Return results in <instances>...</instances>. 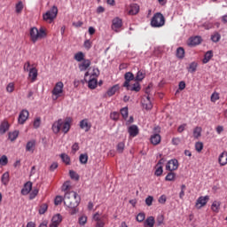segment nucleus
I'll return each instance as SVG.
<instances>
[{
	"mask_svg": "<svg viewBox=\"0 0 227 227\" xmlns=\"http://www.w3.org/2000/svg\"><path fill=\"white\" fill-rule=\"evenodd\" d=\"M81 203V197L75 192H67L64 196V205L67 208H74L79 207Z\"/></svg>",
	"mask_w": 227,
	"mask_h": 227,
	"instance_id": "nucleus-1",
	"label": "nucleus"
},
{
	"mask_svg": "<svg viewBox=\"0 0 227 227\" xmlns=\"http://www.w3.org/2000/svg\"><path fill=\"white\" fill-rule=\"evenodd\" d=\"M30 40L33 43H36L38 40H43L47 38V28L41 27L39 29L36 27H33L29 31Z\"/></svg>",
	"mask_w": 227,
	"mask_h": 227,
	"instance_id": "nucleus-2",
	"label": "nucleus"
},
{
	"mask_svg": "<svg viewBox=\"0 0 227 227\" xmlns=\"http://www.w3.org/2000/svg\"><path fill=\"white\" fill-rule=\"evenodd\" d=\"M51 129L54 134H59L60 130H62L64 134H67L70 130V120L63 121V120L59 119L52 124Z\"/></svg>",
	"mask_w": 227,
	"mask_h": 227,
	"instance_id": "nucleus-3",
	"label": "nucleus"
},
{
	"mask_svg": "<svg viewBox=\"0 0 227 227\" xmlns=\"http://www.w3.org/2000/svg\"><path fill=\"white\" fill-rule=\"evenodd\" d=\"M58 17V7L53 5L46 13L43 14V20L48 24H52L54 20Z\"/></svg>",
	"mask_w": 227,
	"mask_h": 227,
	"instance_id": "nucleus-4",
	"label": "nucleus"
},
{
	"mask_svg": "<svg viewBox=\"0 0 227 227\" xmlns=\"http://www.w3.org/2000/svg\"><path fill=\"white\" fill-rule=\"evenodd\" d=\"M164 24H166V19L160 12L155 13L151 20L152 27H162Z\"/></svg>",
	"mask_w": 227,
	"mask_h": 227,
	"instance_id": "nucleus-5",
	"label": "nucleus"
},
{
	"mask_svg": "<svg viewBox=\"0 0 227 227\" xmlns=\"http://www.w3.org/2000/svg\"><path fill=\"white\" fill-rule=\"evenodd\" d=\"M93 221L96 223L95 227H106V223L107 221L106 215H102L98 212L93 215Z\"/></svg>",
	"mask_w": 227,
	"mask_h": 227,
	"instance_id": "nucleus-6",
	"label": "nucleus"
},
{
	"mask_svg": "<svg viewBox=\"0 0 227 227\" xmlns=\"http://www.w3.org/2000/svg\"><path fill=\"white\" fill-rule=\"evenodd\" d=\"M63 88H65V85L63 84V82H58L55 84V87L53 88L51 93L53 95L52 99L57 100L61 97V93H63Z\"/></svg>",
	"mask_w": 227,
	"mask_h": 227,
	"instance_id": "nucleus-7",
	"label": "nucleus"
},
{
	"mask_svg": "<svg viewBox=\"0 0 227 227\" xmlns=\"http://www.w3.org/2000/svg\"><path fill=\"white\" fill-rule=\"evenodd\" d=\"M178 166H179L178 160L172 159L168 161V163L166 165V170L167 171H176V169H178Z\"/></svg>",
	"mask_w": 227,
	"mask_h": 227,
	"instance_id": "nucleus-8",
	"label": "nucleus"
},
{
	"mask_svg": "<svg viewBox=\"0 0 227 227\" xmlns=\"http://www.w3.org/2000/svg\"><path fill=\"white\" fill-rule=\"evenodd\" d=\"M208 200H210V197H208V195L204 196V197L203 196L199 197L196 201L195 207L197 208H203V207H205V205H207V203H208Z\"/></svg>",
	"mask_w": 227,
	"mask_h": 227,
	"instance_id": "nucleus-9",
	"label": "nucleus"
},
{
	"mask_svg": "<svg viewBox=\"0 0 227 227\" xmlns=\"http://www.w3.org/2000/svg\"><path fill=\"white\" fill-rule=\"evenodd\" d=\"M28 118H29V112L27 110H22L20 113L18 121L20 125H24V123H26Z\"/></svg>",
	"mask_w": 227,
	"mask_h": 227,
	"instance_id": "nucleus-10",
	"label": "nucleus"
},
{
	"mask_svg": "<svg viewBox=\"0 0 227 227\" xmlns=\"http://www.w3.org/2000/svg\"><path fill=\"white\" fill-rule=\"evenodd\" d=\"M62 221L63 216L60 214H57L51 218V223L50 224V227H58L59 224H61Z\"/></svg>",
	"mask_w": 227,
	"mask_h": 227,
	"instance_id": "nucleus-11",
	"label": "nucleus"
},
{
	"mask_svg": "<svg viewBox=\"0 0 227 227\" xmlns=\"http://www.w3.org/2000/svg\"><path fill=\"white\" fill-rule=\"evenodd\" d=\"M125 82L123 83L124 88H129L130 81H136V76L131 72H127L124 74Z\"/></svg>",
	"mask_w": 227,
	"mask_h": 227,
	"instance_id": "nucleus-12",
	"label": "nucleus"
},
{
	"mask_svg": "<svg viewBox=\"0 0 227 227\" xmlns=\"http://www.w3.org/2000/svg\"><path fill=\"white\" fill-rule=\"evenodd\" d=\"M121 26H123L121 19L114 18L113 20L112 29L114 31H115V33H119L120 32L118 29H120V27H121Z\"/></svg>",
	"mask_w": 227,
	"mask_h": 227,
	"instance_id": "nucleus-13",
	"label": "nucleus"
},
{
	"mask_svg": "<svg viewBox=\"0 0 227 227\" xmlns=\"http://www.w3.org/2000/svg\"><path fill=\"white\" fill-rule=\"evenodd\" d=\"M89 67H91V60L90 59L82 60V63L78 65L80 72H86Z\"/></svg>",
	"mask_w": 227,
	"mask_h": 227,
	"instance_id": "nucleus-14",
	"label": "nucleus"
},
{
	"mask_svg": "<svg viewBox=\"0 0 227 227\" xmlns=\"http://www.w3.org/2000/svg\"><path fill=\"white\" fill-rule=\"evenodd\" d=\"M201 43V36H194L191 37L188 42L189 47H196V45H200Z\"/></svg>",
	"mask_w": 227,
	"mask_h": 227,
	"instance_id": "nucleus-15",
	"label": "nucleus"
},
{
	"mask_svg": "<svg viewBox=\"0 0 227 227\" xmlns=\"http://www.w3.org/2000/svg\"><path fill=\"white\" fill-rule=\"evenodd\" d=\"M130 137H136L139 134V128L137 125H131L128 128Z\"/></svg>",
	"mask_w": 227,
	"mask_h": 227,
	"instance_id": "nucleus-16",
	"label": "nucleus"
},
{
	"mask_svg": "<svg viewBox=\"0 0 227 227\" xmlns=\"http://www.w3.org/2000/svg\"><path fill=\"white\" fill-rule=\"evenodd\" d=\"M80 129H82L85 132H90L91 123L88 121V119H83L80 121Z\"/></svg>",
	"mask_w": 227,
	"mask_h": 227,
	"instance_id": "nucleus-17",
	"label": "nucleus"
},
{
	"mask_svg": "<svg viewBox=\"0 0 227 227\" xmlns=\"http://www.w3.org/2000/svg\"><path fill=\"white\" fill-rule=\"evenodd\" d=\"M160 139H161L160 135L159 133H154L151 136L150 142L154 146H157V145L160 144Z\"/></svg>",
	"mask_w": 227,
	"mask_h": 227,
	"instance_id": "nucleus-18",
	"label": "nucleus"
},
{
	"mask_svg": "<svg viewBox=\"0 0 227 227\" xmlns=\"http://www.w3.org/2000/svg\"><path fill=\"white\" fill-rule=\"evenodd\" d=\"M33 189V183L31 182H27L24 184L23 189L21 190V194H23V196H27V194L29 192H31V190Z\"/></svg>",
	"mask_w": 227,
	"mask_h": 227,
	"instance_id": "nucleus-19",
	"label": "nucleus"
},
{
	"mask_svg": "<svg viewBox=\"0 0 227 227\" xmlns=\"http://www.w3.org/2000/svg\"><path fill=\"white\" fill-rule=\"evenodd\" d=\"M142 106L144 109H146V111H150V109L153 107L152 101L150 100V96L145 97V99L144 98L142 100Z\"/></svg>",
	"mask_w": 227,
	"mask_h": 227,
	"instance_id": "nucleus-20",
	"label": "nucleus"
},
{
	"mask_svg": "<svg viewBox=\"0 0 227 227\" xmlns=\"http://www.w3.org/2000/svg\"><path fill=\"white\" fill-rule=\"evenodd\" d=\"M28 76L31 79V82H35V81H36V77H38V69H36V67L30 68Z\"/></svg>",
	"mask_w": 227,
	"mask_h": 227,
	"instance_id": "nucleus-21",
	"label": "nucleus"
},
{
	"mask_svg": "<svg viewBox=\"0 0 227 227\" xmlns=\"http://www.w3.org/2000/svg\"><path fill=\"white\" fill-rule=\"evenodd\" d=\"M218 162L220 166H226L227 164V152L223 151L218 158Z\"/></svg>",
	"mask_w": 227,
	"mask_h": 227,
	"instance_id": "nucleus-22",
	"label": "nucleus"
},
{
	"mask_svg": "<svg viewBox=\"0 0 227 227\" xmlns=\"http://www.w3.org/2000/svg\"><path fill=\"white\" fill-rule=\"evenodd\" d=\"M10 129V123H8V121H2L0 125V134H6L8 130Z\"/></svg>",
	"mask_w": 227,
	"mask_h": 227,
	"instance_id": "nucleus-23",
	"label": "nucleus"
},
{
	"mask_svg": "<svg viewBox=\"0 0 227 227\" xmlns=\"http://www.w3.org/2000/svg\"><path fill=\"white\" fill-rule=\"evenodd\" d=\"M155 168H156V170L154 172L155 176H160L162 173H164V170L162 168V160H159Z\"/></svg>",
	"mask_w": 227,
	"mask_h": 227,
	"instance_id": "nucleus-24",
	"label": "nucleus"
},
{
	"mask_svg": "<svg viewBox=\"0 0 227 227\" xmlns=\"http://www.w3.org/2000/svg\"><path fill=\"white\" fill-rule=\"evenodd\" d=\"M145 227H153L155 226V218L153 216H149L145 219L144 223Z\"/></svg>",
	"mask_w": 227,
	"mask_h": 227,
	"instance_id": "nucleus-25",
	"label": "nucleus"
},
{
	"mask_svg": "<svg viewBox=\"0 0 227 227\" xmlns=\"http://www.w3.org/2000/svg\"><path fill=\"white\" fill-rule=\"evenodd\" d=\"M126 88L129 91H136L137 93L141 91V84L139 83V82H136L131 87L130 85H129V87Z\"/></svg>",
	"mask_w": 227,
	"mask_h": 227,
	"instance_id": "nucleus-26",
	"label": "nucleus"
},
{
	"mask_svg": "<svg viewBox=\"0 0 227 227\" xmlns=\"http://www.w3.org/2000/svg\"><path fill=\"white\" fill-rule=\"evenodd\" d=\"M35 145L36 143L35 142V140L28 141L26 145V151L31 152L33 153L35 152Z\"/></svg>",
	"mask_w": 227,
	"mask_h": 227,
	"instance_id": "nucleus-27",
	"label": "nucleus"
},
{
	"mask_svg": "<svg viewBox=\"0 0 227 227\" xmlns=\"http://www.w3.org/2000/svg\"><path fill=\"white\" fill-rule=\"evenodd\" d=\"M176 56L179 59H184V58H185V50L184 47H179L176 49Z\"/></svg>",
	"mask_w": 227,
	"mask_h": 227,
	"instance_id": "nucleus-28",
	"label": "nucleus"
},
{
	"mask_svg": "<svg viewBox=\"0 0 227 227\" xmlns=\"http://www.w3.org/2000/svg\"><path fill=\"white\" fill-rule=\"evenodd\" d=\"M85 55L82 51H78L74 54V59L77 61L78 63H82V61H84Z\"/></svg>",
	"mask_w": 227,
	"mask_h": 227,
	"instance_id": "nucleus-29",
	"label": "nucleus"
},
{
	"mask_svg": "<svg viewBox=\"0 0 227 227\" xmlns=\"http://www.w3.org/2000/svg\"><path fill=\"white\" fill-rule=\"evenodd\" d=\"M139 13V5L133 4L130 5L129 15H137Z\"/></svg>",
	"mask_w": 227,
	"mask_h": 227,
	"instance_id": "nucleus-30",
	"label": "nucleus"
},
{
	"mask_svg": "<svg viewBox=\"0 0 227 227\" xmlns=\"http://www.w3.org/2000/svg\"><path fill=\"white\" fill-rule=\"evenodd\" d=\"M98 84V81L97 80V78H90L88 82V87L90 88V90H95Z\"/></svg>",
	"mask_w": 227,
	"mask_h": 227,
	"instance_id": "nucleus-31",
	"label": "nucleus"
},
{
	"mask_svg": "<svg viewBox=\"0 0 227 227\" xmlns=\"http://www.w3.org/2000/svg\"><path fill=\"white\" fill-rule=\"evenodd\" d=\"M212 58H214V53L212 52V51H208L205 53L202 62L204 64H207L208 63V61H210V59H212Z\"/></svg>",
	"mask_w": 227,
	"mask_h": 227,
	"instance_id": "nucleus-32",
	"label": "nucleus"
},
{
	"mask_svg": "<svg viewBox=\"0 0 227 227\" xmlns=\"http://www.w3.org/2000/svg\"><path fill=\"white\" fill-rule=\"evenodd\" d=\"M145 77H146V74L145 73V71H138L135 77V81L141 82V81H143V79H145Z\"/></svg>",
	"mask_w": 227,
	"mask_h": 227,
	"instance_id": "nucleus-33",
	"label": "nucleus"
},
{
	"mask_svg": "<svg viewBox=\"0 0 227 227\" xmlns=\"http://www.w3.org/2000/svg\"><path fill=\"white\" fill-rule=\"evenodd\" d=\"M2 184L4 185H8L10 182V173L9 172H4L2 176Z\"/></svg>",
	"mask_w": 227,
	"mask_h": 227,
	"instance_id": "nucleus-34",
	"label": "nucleus"
},
{
	"mask_svg": "<svg viewBox=\"0 0 227 227\" xmlns=\"http://www.w3.org/2000/svg\"><path fill=\"white\" fill-rule=\"evenodd\" d=\"M175 178H176V174L173 171H170L165 177L166 182H175Z\"/></svg>",
	"mask_w": 227,
	"mask_h": 227,
	"instance_id": "nucleus-35",
	"label": "nucleus"
},
{
	"mask_svg": "<svg viewBox=\"0 0 227 227\" xmlns=\"http://www.w3.org/2000/svg\"><path fill=\"white\" fill-rule=\"evenodd\" d=\"M220 207L221 203L219 201H214L211 206V209L213 210V212H215L217 214V212H219Z\"/></svg>",
	"mask_w": 227,
	"mask_h": 227,
	"instance_id": "nucleus-36",
	"label": "nucleus"
},
{
	"mask_svg": "<svg viewBox=\"0 0 227 227\" xmlns=\"http://www.w3.org/2000/svg\"><path fill=\"white\" fill-rule=\"evenodd\" d=\"M60 159H62L63 162H65L67 164V166H70V156L66 154V153H62L60 154Z\"/></svg>",
	"mask_w": 227,
	"mask_h": 227,
	"instance_id": "nucleus-37",
	"label": "nucleus"
},
{
	"mask_svg": "<svg viewBox=\"0 0 227 227\" xmlns=\"http://www.w3.org/2000/svg\"><path fill=\"white\" fill-rule=\"evenodd\" d=\"M118 91V86L117 85H114L113 86L112 88H110L108 90H107V96L108 97H113V95H114L116 92Z\"/></svg>",
	"mask_w": 227,
	"mask_h": 227,
	"instance_id": "nucleus-38",
	"label": "nucleus"
},
{
	"mask_svg": "<svg viewBox=\"0 0 227 227\" xmlns=\"http://www.w3.org/2000/svg\"><path fill=\"white\" fill-rule=\"evenodd\" d=\"M121 114L124 120H127V118H129V107L125 106L121 108Z\"/></svg>",
	"mask_w": 227,
	"mask_h": 227,
	"instance_id": "nucleus-39",
	"label": "nucleus"
},
{
	"mask_svg": "<svg viewBox=\"0 0 227 227\" xmlns=\"http://www.w3.org/2000/svg\"><path fill=\"white\" fill-rule=\"evenodd\" d=\"M201 137V128L200 127H196L193 129V137H195V139H198V137Z\"/></svg>",
	"mask_w": 227,
	"mask_h": 227,
	"instance_id": "nucleus-40",
	"label": "nucleus"
},
{
	"mask_svg": "<svg viewBox=\"0 0 227 227\" xmlns=\"http://www.w3.org/2000/svg\"><path fill=\"white\" fill-rule=\"evenodd\" d=\"M198 68V63L197 62H192L188 67V72H191L192 74L196 72Z\"/></svg>",
	"mask_w": 227,
	"mask_h": 227,
	"instance_id": "nucleus-41",
	"label": "nucleus"
},
{
	"mask_svg": "<svg viewBox=\"0 0 227 227\" xmlns=\"http://www.w3.org/2000/svg\"><path fill=\"white\" fill-rule=\"evenodd\" d=\"M6 91L7 93H13V91H15V83H8V85L6 86Z\"/></svg>",
	"mask_w": 227,
	"mask_h": 227,
	"instance_id": "nucleus-42",
	"label": "nucleus"
},
{
	"mask_svg": "<svg viewBox=\"0 0 227 227\" xmlns=\"http://www.w3.org/2000/svg\"><path fill=\"white\" fill-rule=\"evenodd\" d=\"M157 226L164 224V215H159L156 218Z\"/></svg>",
	"mask_w": 227,
	"mask_h": 227,
	"instance_id": "nucleus-43",
	"label": "nucleus"
},
{
	"mask_svg": "<svg viewBox=\"0 0 227 227\" xmlns=\"http://www.w3.org/2000/svg\"><path fill=\"white\" fill-rule=\"evenodd\" d=\"M49 206L47 204H42L39 207V214L42 215L47 212Z\"/></svg>",
	"mask_w": 227,
	"mask_h": 227,
	"instance_id": "nucleus-44",
	"label": "nucleus"
},
{
	"mask_svg": "<svg viewBox=\"0 0 227 227\" xmlns=\"http://www.w3.org/2000/svg\"><path fill=\"white\" fill-rule=\"evenodd\" d=\"M111 120H114V121H118L120 120V113L118 112H113L110 114Z\"/></svg>",
	"mask_w": 227,
	"mask_h": 227,
	"instance_id": "nucleus-45",
	"label": "nucleus"
},
{
	"mask_svg": "<svg viewBox=\"0 0 227 227\" xmlns=\"http://www.w3.org/2000/svg\"><path fill=\"white\" fill-rule=\"evenodd\" d=\"M19 137V131H13L9 133V139L11 141H15Z\"/></svg>",
	"mask_w": 227,
	"mask_h": 227,
	"instance_id": "nucleus-46",
	"label": "nucleus"
},
{
	"mask_svg": "<svg viewBox=\"0 0 227 227\" xmlns=\"http://www.w3.org/2000/svg\"><path fill=\"white\" fill-rule=\"evenodd\" d=\"M211 40L215 43H217V42L221 40V35L219 33H215L213 35H211Z\"/></svg>",
	"mask_w": 227,
	"mask_h": 227,
	"instance_id": "nucleus-47",
	"label": "nucleus"
},
{
	"mask_svg": "<svg viewBox=\"0 0 227 227\" xmlns=\"http://www.w3.org/2000/svg\"><path fill=\"white\" fill-rule=\"evenodd\" d=\"M125 150V143L121 142L117 145V152L118 153H123V151Z\"/></svg>",
	"mask_w": 227,
	"mask_h": 227,
	"instance_id": "nucleus-48",
	"label": "nucleus"
},
{
	"mask_svg": "<svg viewBox=\"0 0 227 227\" xmlns=\"http://www.w3.org/2000/svg\"><path fill=\"white\" fill-rule=\"evenodd\" d=\"M79 159L81 164H88V154H81Z\"/></svg>",
	"mask_w": 227,
	"mask_h": 227,
	"instance_id": "nucleus-49",
	"label": "nucleus"
},
{
	"mask_svg": "<svg viewBox=\"0 0 227 227\" xmlns=\"http://www.w3.org/2000/svg\"><path fill=\"white\" fill-rule=\"evenodd\" d=\"M100 75V70L98 68H93L90 78L97 79Z\"/></svg>",
	"mask_w": 227,
	"mask_h": 227,
	"instance_id": "nucleus-50",
	"label": "nucleus"
},
{
	"mask_svg": "<svg viewBox=\"0 0 227 227\" xmlns=\"http://www.w3.org/2000/svg\"><path fill=\"white\" fill-rule=\"evenodd\" d=\"M8 164V157L6 155H3L0 158V166H6Z\"/></svg>",
	"mask_w": 227,
	"mask_h": 227,
	"instance_id": "nucleus-51",
	"label": "nucleus"
},
{
	"mask_svg": "<svg viewBox=\"0 0 227 227\" xmlns=\"http://www.w3.org/2000/svg\"><path fill=\"white\" fill-rule=\"evenodd\" d=\"M22 10H24V4H22V2H19L16 4V12L20 13L22 12Z\"/></svg>",
	"mask_w": 227,
	"mask_h": 227,
	"instance_id": "nucleus-52",
	"label": "nucleus"
},
{
	"mask_svg": "<svg viewBox=\"0 0 227 227\" xmlns=\"http://www.w3.org/2000/svg\"><path fill=\"white\" fill-rule=\"evenodd\" d=\"M146 215H145V213H139L137 215V221L138 223H143V221H145Z\"/></svg>",
	"mask_w": 227,
	"mask_h": 227,
	"instance_id": "nucleus-53",
	"label": "nucleus"
},
{
	"mask_svg": "<svg viewBox=\"0 0 227 227\" xmlns=\"http://www.w3.org/2000/svg\"><path fill=\"white\" fill-rule=\"evenodd\" d=\"M63 200L65 201V198L63 199V197L61 196H57L54 200V203L56 206L61 205V203H63Z\"/></svg>",
	"mask_w": 227,
	"mask_h": 227,
	"instance_id": "nucleus-54",
	"label": "nucleus"
},
{
	"mask_svg": "<svg viewBox=\"0 0 227 227\" xmlns=\"http://www.w3.org/2000/svg\"><path fill=\"white\" fill-rule=\"evenodd\" d=\"M72 186L70 185V182L67 181L66 183L63 184L62 185V191L67 192V191H70V188Z\"/></svg>",
	"mask_w": 227,
	"mask_h": 227,
	"instance_id": "nucleus-55",
	"label": "nucleus"
},
{
	"mask_svg": "<svg viewBox=\"0 0 227 227\" xmlns=\"http://www.w3.org/2000/svg\"><path fill=\"white\" fill-rule=\"evenodd\" d=\"M69 176L73 178V180H79V175L74 170L69 171Z\"/></svg>",
	"mask_w": 227,
	"mask_h": 227,
	"instance_id": "nucleus-56",
	"label": "nucleus"
},
{
	"mask_svg": "<svg viewBox=\"0 0 227 227\" xmlns=\"http://www.w3.org/2000/svg\"><path fill=\"white\" fill-rule=\"evenodd\" d=\"M86 223H88L87 216L83 215L79 218V224H81V226H84V224H86Z\"/></svg>",
	"mask_w": 227,
	"mask_h": 227,
	"instance_id": "nucleus-57",
	"label": "nucleus"
},
{
	"mask_svg": "<svg viewBox=\"0 0 227 227\" xmlns=\"http://www.w3.org/2000/svg\"><path fill=\"white\" fill-rule=\"evenodd\" d=\"M38 196V189H34L29 195V200H35Z\"/></svg>",
	"mask_w": 227,
	"mask_h": 227,
	"instance_id": "nucleus-58",
	"label": "nucleus"
},
{
	"mask_svg": "<svg viewBox=\"0 0 227 227\" xmlns=\"http://www.w3.org/2000/svg\"><path fill=\"white\" fill-rule=\"evenodd\" d=\"M152 203H153V196H148L145 199V205H147V207H152Z\"/></svg>",
	"mask_w": 227,
	"mask_h": 227,
	"instance_id": "nucleus-59",
	"label": "nucleus"
},
{
	"mask_svg": "<svg viewBox=\"0 0 227 227\" xmlns=\"http://www.w3.org/2000/svg\"><path fill=\"white\" fill-rule=\"evenodd\" d=\"M217 100H219V93L214 92L211 95V102H217Z\"/></svg>",
	"mask_w": 227,
	"mask_h": 227,
	"instance_id": "nucleus-60",
	"label": "nucleus"
},
{
	"mask_svg": "<svg viewBox=\"0 0 227 227\" xmlns=\"http://www.w3.org/2000/svg\"><path fill=\"white\" fill-rule=\"evenodd\" d=\"M195 150H197V152H201V150H203V143L197 142L195 144Z\"/></svg>",
	"mask_w": 227,
	"mask_h": 227,
	"instance_id": "nucleus-61",
	"label": "nucleus"
},
{
	"mask_svg": "<svg viewBox=\"0 0 227 227\" xmlns=\"http://www.w3.org/2000/svg\"><path fill=\"white\" fill-rule=\"evenodd\" d=\"M41 123H42V121H41L40 117L36 118L34 121V128L38 129L40 127Z\"/></svg>",
	"mask_w": 227,
	"mask_h": 227,
	"instance_id": "nucleus-62",
	"label": "nucleus"
},
{
	"mask_svg": "<svg viewBox=\"0 0 227 227\" xmlns=\"http://www.w3.org/2000/svg\"><path fill=\"white\" fill-rule=\"evenodd\" d=\"M91 41L90 40H86L83 43V47H85L87 51H90V49H91Z\"/></svg>",
	"mask_w": 227,
	"mask_h": 227,
	"instance_id": "nucleus-63",
	"label": "nucleus"
},
{
	"mask_svg": "<svg viewBox=\"0 0 227 227\" xmlns=\"http://www.w3.org/2000/svg\"><path fill=\"white\" fill-rule=\"evenodd\" d=\"M203 27H205L206 29H212V27H214V24L211 22H205L202 25Z\"/></svg>",
	"mask_w": 227,
	"mask_h": 227,
	"instance_id": "nucleus-64",
	"label": "nucleus"
}]
</instances>
